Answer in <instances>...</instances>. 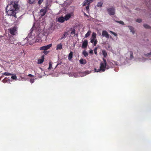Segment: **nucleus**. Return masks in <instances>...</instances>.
I'll list each match as a JSON object with an SVG mask.
<instances>
[{
    "label": "nucleus",
    "mask_w": 151,
    "mask_h": 151,
    "mask_svg": "<svg viewBox=\"0 0 151 151\" xmlns=\"http://www.w3.org/2000/svg\"><path fill=\"white\" fill-rule=\"evenodd\" d=\"M84 15H85V16H87V17H88V15H87L86 14V13H84Z\"/></svg>",
    "instance_id": "44"
},
{
    "label": "nucleus",
    "mask_w": 151,
    "mask_h": 151,
    "mask_svg": "<svg viewBox=\"0 0 151 151\" xmlns=\"http://www.w3.org/2000/svg\"><path fill=\"white\" fill-rule=\"evenodd\" d=\"M65 20V19L63 17H60L58 19V21L61 23L63 22Z\"/></svg>",
    "instance_id": "14"
},
{
    "label": "nucleus",
    "mask_w": 151,
    "mask_h": 151,
    "mask_svg": "<svg viewBox=\"0 0 151 151\" xmlns=\"http://www.w3.org/2000/svg\"><path fill=\"white\" fill-rule=\"evenodd\" d=\"M11 78L12 79H16L17 77L16 75L12 76L11 77Z\"/></svg>",
    "instance_id": "35"
},
{
    "label": "nucleus",
    "mask_w": 151,
    "mask_h": 151,
    "mask_svg": "<svg viewBox=\"0 0 151 151\" xmlns=\"http://www.w3.org/2000/svg\"><path fill=\"white\" fill-rule=\"evenodd\" d=\"M2 74L3 75H4L5 76H11L12 75V74L11 73H9L8 72H5L2 73Z\"/></svg>",
    "instance_id": "22"
},
{
    "label": "nucleus",
    "mask_w": 151,
    "mask_h": 151,
    "mask_svg": "<svg viewBox=\"0 0 151 151\" xmlns=\"http://www.w3.org/2000/svg\"><path fill=\"white\" fill-rule=\"evenodd\" d=\"M91 43H93L94 46H95L97 42V41L96 39H92L91 40Z\"/></svg>",
    "instance_id": "10"
},
{
    "label": "nucleus",
    "mask_w": 151,
    "mask_h": 151,
    "mask_svg": "<svg viewBox=\"0 0 151 151\" xmlns=\"http://www.w3.org/2000/svg\"><path fill=\"white\" fill-rule=\"evenodd\" d=\"M34 81H35V80L34 79H32V78H31L30 79V82L31 83H33L34 82Z\"/></svg>",
    "instance_id": "38"
},
{
    "label": "nucleus",
    "mask_w": 151,
    "mask_h": 151,
    "mask_svg": "<svg viewBox=\"0 0 151 151\" xmlns=\"http://www.w3.org/2000/svg\"><path fill=\"white\" fill-rule=\"evenodd\" d=\"M35 0H28V3L30 4H32L34 3Z\"/></svg>",
    "instance_id": "27"
},
{
    "label": "nucleus",
    "mask_w": 151,
    "mask_h": 151,
    "mask_svg": "<svg viewBox=\"0 0 151 151\" xmlns=\"http://www.w3.org/2000/svg\"><path fill=\"white\" fill-rule=\"evenodd\" d=\"M102 36L103 37H105L107 38H109L110 36L107 32L106 30L102 31Z\"/></svg>",
    "instance_id": "6"
},
{
    "label": "nucleus",
    "mask_w": 151,
    "mask_h": 151,
    "mask_svg": "<svg viewBox=\"0 0 151 151\" xmlns=\"http://www.w3.org/2000/svg\"><path fill=\"white\" fill-rule=\"evenodd\" d=\"M52 46V44H50L48 45L44 46L41 47L40 48V50H46L49 49Z\"/></svg>",
    "instance_id": "5"
},
{
    "label": "nucleus",
    "mask_w": 151,
    "mask_h": 151,
    "mask_svg": "<svg viewBox=\"0 0 151 151\" xmlns=\"http://www.w3.org/2000/svg\"><path fill=\"white\" fill-rule=\"evenodd\" d=\"M96 33L93 32L92 34V39H94V40L96 38Z\"/></svg>",
    "instance_id": "26"
},
{
    "label": "nucleus",
    "mask_w": 151,
    "mask_h": 151,
    "mask_svg": "<svg viewBox=\"0 0 151 151\" xmlns=\"http://www.w3.org/2000/svg\"><path fill=\"white\" fill-rule=\"evenodd\" d=\"M83 54L86 57L88 55V53L85 50H84L83 51Z\"/></svg>",
    "instance_id": "25"
},
{
    "label": "nucleus",
    "mask_w": 151,
    "mask_h": 151,
    "mask_svg": "<svg viewBox=\"0 0 151 151\" xmlns=\"http://www.w3.org/2000/svg\"><path fill=\"white\" fill-rule=\"evenodd\" d=\"M10 43L11 44H13V42H10Z\"/></svg>",
    "instance_id": "45"
},
{
    "label": "nucleus",
    "mask_w": 151,
    "mask_h": 151,
    "mask_svg": "<svg viewBox=\"0 0 151 151\" xmlns=\"http://www.w3.org/2000/svg\"><path fill=\"white\" fill-rule=\"evenodd\" d=\"M89 52L91 54H93V51L92 50H90Z\"/></svg>",
    "instance_id": "42"
},
{
    "label": "nucleus",
    "mask_w": 151,
    "mask_h": 151,
    "mask_svg": "<svg viewBox=\"0 0 151 151\" xmlns=\"http://www.w3.org/2000/svg\"><path fill=\"white\" fill-rule=\"evenodd\" d=\"M79 62L81 64H85L86 63V61H85V62H84V60L83 59H81L79 60Z\"/></svg>",
    "instance_id": "21"
},
{
    "label": "nucleus",
    "mask_w": 151,
    "mask_h": 151,
    "mask_svg": "<svg viewBox=\"0 0 151 151\" xmlns=\"http://www.w3.org/2000/svg\"><path fill=\"white\" fill-rule=\"evenodd\" d=\"M17 28L16 27H14L11 28L9 29L10 33L12 35H16L17 33Z\"/></svg>",
    "instance_id": "3"
},
{
    "label": "nucleus",
    "mask_w": 151,
    "mask_h": 151,
    "mask_svg": "<svg viewBox=\"0 0 151 151\" xmlns=\"http://www.w3.org/2000/svg\"><path fill=\"white\" fill-rule=\"evenodd\" d=\"M22 53H23V52H21V54H22Z\"/></svg>",
    "instance_id": "47"
},
{
    "label": "nucleus",
    "mask_w": 151,
    "mask_h": 151,
    "mask_svg": "<svg viewBox=\"0 0 151 151\" xmlns=\"http://www.w3.org/2000/svg\"><path fill=\"white\" fill-rule=\"evenodd\" d=\"M109 32L111 34L114 35L115 36H117V34L116 33L114 32H113L111 31H110Z\"/></svg>",
    "instance_id": "30"
},
{
    "label": "nucleus",
    "mask_w": 151,
    "mask_h": 151,
    "mask_svg": "<svg viewBox=\"0 0 151 151\" xmlns=\"http://www.w3.org/2000/svg\"><path fill=\"white\" fill-rule=\"evenodd\" d=\"M93 0H85L83 3V6H84L87 5H89V4L91 2H93Z\"/></svg>",
    "instance_id": "7"
},
{
    "label": "nucleus",
    "mask_w": 151,
    "mask_h": 151,
    "mask_svg": "<svg viewBox=\"0 0 151 151\" xmlns=\"http://www.w3.org/2000/svg\"><path fill=\"white\" fill-rule=\"evenodd\" d=\"M89 5H87L86 7V9L87 11H88L89 9Z\"/></svg>",
    "instance_id": "40"
},
{
    "label": "nucleus",
    "mask_w": 151,
    "mask_h": 151,
    "mask_svg": "<svg viewBox=\"0 0 151 151\" xmlns=\"http://www.w3.org/2000/svg\"><path fill=\"white\" fill-rule=\"evenodd\" d=\"M44 61L43 59H40L38 60L37 63L38 64H41L43 63Z\"/></svg>",
    "instance_id": "20"
},
{
    "label": "nucleus",
    "mask_w": 151,
    "mask_h": 151,
    "mask_svg": "<svg viewBox=\"0 0 151 151\" xmlns=\"http://www.w3.org/2000/svg\"><path fill=\"white\" fill-rule=\"evenodd\" d=\"M115 22H116L122 25H124V23L122 21H116Z\"/></svg>",
    "instance_id": "29"
},
{
    "label": "nucleus",
    "mask_w": 151,
    "mask_h": 151,
    "mask_svg": "<svg viewBox=\"0 0 151 151\" xmlns=\"http://www.w3.org/2000/svg\"><path fill=\"white\" fill-rule=\"evenodd\" d=\"M3 37V36H0V37L1 38V37Z\"/></svg>",
    "instance_id": "46"
},
{
    "label": "nucleus",
    "mask_w": 151,
    "mask_h": 151,
    "mask_svg": "<svg viewBox=\"0 0 151 151\" xmlns=\"http://www.w3.org/2000/svg\"><path fill=\"white\" fill-rule=\"evenodd\" d=\"M107 10L108 14L110 15H113L115 13V9L114 7L108 8Z\"/></svg>",
    "instance_id": "4"
},
{
    "label": "nucleus",
    "mask_w": 151,
    "mask_h": 151,
    "mask_svg": "<svg viewBox=\"0 0 151 151\" xmlns=\"http://www.w3.org/2000/svg\"><path fill=\"white\" fill-rule=\"evenodd\" d=\"M136 22L139 23H140L142 22V19H138L136 20Z\"/></svg>",
    "instance_id": "36"
},
{
    "label": "nucleus",
    "mask_w": 151,
    "mask_h": 151,
    "mask_svg": "<svg viewBox=\"0 0 151 151\" xmlns=\"http://www.w3.org/2000/svg\"><path fill=\"white\" fill-rule=\"evenodd\" d=\"M110 38H111V36H110Z\"/></svg>",
    "instance_id": "48"
},
{
    "label": "nucleus",
    "mask_w": 151,
    "mask_h": 151,
    "mask_svg": "<svg viewBox=\"0 0 151 151\" xmlns=\"http://www.w3.org/2000/svg\"><path fill=\"white\" fill-rule=\"evenodd\" d=\"M102 53L104 58H106L107 55V52L105 50H103L102 51Z\"/></svg>",
    "instance_id": "17"
},
{
    "label": "nucleus",
    "mask_w": 151,
    "mask_h": 151,
    "mask_svg": "<svg viewBox=\"0 0 151 151\" xmlns=\"http://www.w3.org/2000/svg\"><path fill=\"white\" fill-rule=\"evenodd\" d=\"M46 8L41 9L40 10L41 15L42 16H44L47 12Z\"/></svg>",
    "instance_id": "9"
},
{
    "label": "nucleus",
    "mask_w": 151,
    "mask_h": 151,
    "mask_svg": "<svg viewBox=\"0 0 151 151\" xmlns=\"http://www.w3.org/2000/svg\"><path fill=\"white\" fill-rule=\"evenodd\" d=\"M49 52V51H48L45 50L43 52V53L45 55H47L48 54Z\"/></svg>",
    "instance_id": "33"
},
{
    "label": "nucleus",
    "mask_w": 151,
    "mask_h": 151,
    "mask_svg": "<svg viewBox=\"0 0 151 151\" xmlns=\"http://www.w3.org/2000/svg\"><path fill=\"white\" fill-rule=\"evenodd\" d=\"M130 58L131 59H132L134 58L133 56V54L132 51H131L130 52Z\"/></svg>",
    "instance_id": "28"
},
{
    "label": "nucleus",
    "mask_w": 151,
    "mask_h": 151,
    "mask_svg": "<svg viewBox=\"0 0 151 151\" xmlns=\"http://www.w3.org/2000/svg\"><path fill=\"white\" fill-rule=\"evenodd\" d=\"M91 31L89 30L87 33L85 35V38H86L88 37L90 35L91 33Z\"/></svg>",
    "instance_id": "18"
},
{
    "label": "nucleus",
    "mask_w": 151,
    "mask_h": 151,
    "mask_svg": "<svg viewBox=\"0 0 151 151\" xmlns=\"http://www.w3.org/2000/svg\"><path fill=\"white\" fill-rule=\"evenodd\" d=\"M52 65L51 62H50L49 63V67L48 68L49 70H51L52 68Z\"/></svg>",
    "instance_id": "24"
},
{
    "label": "nucleus",
    "mask_w": 151,
    "mask_h": 151,
    "mask_svg": "<svg viewBox=\"0 0 151 151\" xmlns=\"http://www.w3.org/2000/svg\"><path fill=\"white\" fill-rule=\"evenodd\" d=\"M103 5V3L101 2H98L97 4V6L98 7H101Z\"/></svg>",
    "instance_id": "19"
},
{
    "label": "nucleus",
    "mask_w": 151,
    "mask_h": 151,
    "mask_svg": "<svg viewBox=\"0 0 151 151\" xmlns=\"http://www.w3.org/2000/svg\"><path fill=\"white\" fill-rule=\"evenodd\" d=\"M68 35V33L67 32H65L64 34L63 35V37L60 38V40H62L63 39L65 38Z\"/></svg>",
    "instance_id": "16"
},
{
    "label": "nucleus",
    "mask_w": 151,
    "mask_h": 151,
    "mask_svg": "<svg viewBox=\"0 0 151 151\" xmlns=\"http://www.w3.org/2000/svg\"><path fill=\"white\" fill-rule=\"evenodd\" d=\"M43 1V0H39L38 2V4L39 5H40L42 3Z\"/></svg>",
    "instance_id": "32"
},
{
    "label": "nucleus",
    "mask_w": 151,
    "mask_h": 151,
    "mask_svg": "<svg viewBox=\"0 0 151 151\" xmlns=\"http://www.w3.org/2000/svg\"><path fill=\"white\" fill-rule=\"evenodd\" d=\"M71 17V14H68L65 15L64 17L65 20L67 21Z\"/></svg>",
    "instance_id": "12"
},
{
    "label": "nucleus",
    "mask_w": 151,
    "mask_h": 151,
    "mask_svg": "<svg viewBox=\"0 0 151 151\" xmlns=\"http://www.w3.org/2000/svg\"><path fill=\"white\" fill-rule=\"evenodd\" d=\"M62 49V45L61 43L57 45L56 46V50H60Z\"/></svg>",
    "instance_id": "11"
},
{
    "label": "nucleus",
    "mask_w": 151,
    "mask_h": 151,
    "mask_svg": "<svg viewBox=\"0 0 151 151\" xmlns=\"http://www.w3.org/2000/svg\"><path fill=\"white\" fill-rule=\"evenodd\" d=\"M128 27L129 28V29L130 30L131 32L133 34H134V31L133 27L130 26H128Z\"/></svg>",
    "instance_id": "15"
},
{
    "label": "nucleus",
    "mask_w": 151,
    "mask_h": 151,
    "mask_svg": "<svg viewBox=\"0 0 151 151\" xmlns=\"http://www.w3.org/2000/svg\"><path fill=\"white\" fill-rule=\"evenodd\" d=\"M73 52L71 51L69 54L68 56V59L70 60H71L73 58Z\"/></svg>",
    "instance_id": "13"
},
{
    "label": "nucleus",
    "mask_w": 151,
    "mask_h": 151,
    "mask_svg": "<svg viewBox=\"0 0 151 151\" xmlns=\"http://www.w3.org/2000/svg\"><path fill=\"white\" fill-rule=\"evenodd\" d=\"M104 62H101L100 63V68L102 72H104L105 71V69L106 68L107 63L106 60L104 58H103Z\"/></svg>",
    "instance_id": "2"
},
{
    "label": "nucleus",
    "mask_w": 151,
    "mask_h": 151,
    "mask_svg": "<svg viewBox=\"0 0 151 151\" xmlns=\"http://www.w3.org/2000/svg\"><path fill=\"white\" fill-rule=\"evenodd\" d=\"M18 2L12 1L9 4H8L6 7L7 14L8 15L14 16L17 18L16 11H19V6L18 4Z\"/></svg>",
    "instance_id": "1"
},
{
    "label": "nucleus",
    "mask_w": 151,
    "mask_h": 151,
    "mask_svg": "<svg viewBox=\"0 0 151 151\" xmlns=\"http://www.w3.org/2000/svg\"><path fill=\"white\" fill-rule=\"evenodd\" d=\"M41 59H43V60H44V55H42V56Z\"/></svg>",
    "instance_id": "43"
},
{
    "label": "nucleus",
    "mask_w": 151,
    "mask_h": 151,
    "mask_svg": "<svg viewBox=\"0 0 151 151\" xmlns=\"http://www.w3.org/2000/svg\"><path fill=\"white\" fill-rule=\"evenodd\" d=\"M88 42L87 40H85L83 42L81 47L82 48H86L88 45Z\"/></svg>",
    "instance_id": "8"
},
{
    "label": "nucleus",
    "mask_w": 151,
    "mask_h": 151,
    "mask_svg": "<svg viewBox=\"0 0 151 151\" xmlns=\"http://www.w3.org/2000/svg\"><path fill=\"white\" fill-rule=\"evenodd\" d=\"M28 76L31 77H34V76L32 75L31 74H29L28 75Z\"/></svg>",
    "instance_id": "41"
},
{
    "label": "nucleus",
    "mask_w": 151,
    "mask_h": 151,
    "mask_svg": "<svg viewBox=\"0 0 151 151\" xmlns=\"http://www.w3.org/2000/svg\"><path fill=\"white\" fill-rule=\"evenodd\" d=\"M97 47H96L94 50V53L96 55H97Z\"/></svg>",
    "instance_id": "39"
},
{
    "label": "nucleus",
    "mask_w": 151,
    "mask_h": 151,
    "mask_svg": "<svg viewBox=\"0 0 151 151\" xmlns=\"http://www.w3.org/2000/svg\"><path fill=\"white\" fill-rule=\"evenodd\" d=\"M94 70L95 71V72H99L100 71H101V68H100V69H97L96 68L94 69Z\"/></svg>",
    "instance_id": "34"
},
{
    "label": "nucleus",
    "mask_w": 151,
    "mask_h": 151,
    "mask_svg": "<svg viewBox=\"0 0 151 151\" xmlns=\"http://www.w3.org/2000/svg\"><path fill=\"white\" fill-rule=\"evenodd\" d=\"M145 55L146 57H150L151 55V52L145 54Z\"/></svg>",
    "instance_id": "31"
},
{
    "label": "nucleus",
    "mask_w": 151,
    "mask_h": 151,
    "mask_svg": "<svg viewBox=\"0 0 151 151\" xmlns=\"http://www.w3.org/2000/svg\"><path fill=\"white\" fill-rule=\"evenodd\" d=\"M70 34H75V29H73L71 32Z\"/></svg>",
    "instance_id": "37"
},
{
    "label": "nucleus",
    "mask_w": 151,
    "mask_h": 151,
    "mask_svg": "<svg viewBox=\"0 0 151 151\" xmlns=\"http://www.w3.org/2000/svg\"><path fill=\"white\" fill-rule=\"evenodd\" d=\"M143 25L144 27L145 28L149 29H151V27L149 25L147 24H144Z\"/></svg>",
    "instance_id": "23"
}]
</instances>
